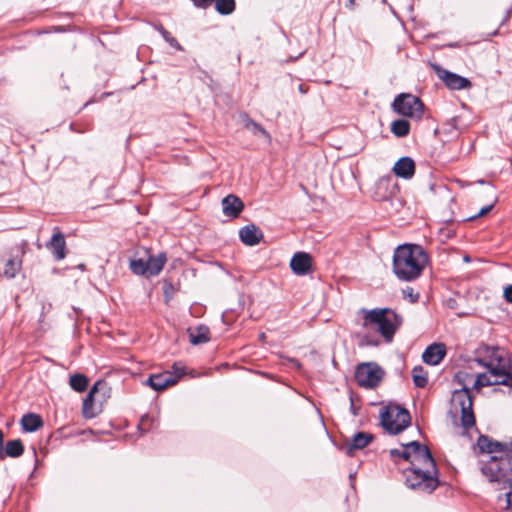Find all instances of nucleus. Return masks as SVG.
Wrapping results in <instances>:
<instances>
[{"label":"nucleus","instance_id":"nucleus-1","mask_svg":"<svg viewBox=\"0 0 512 512\" xmlns=\"http://www.w3.org/2000/svg\"><path fill=\"white\" fill-rule=\"evenodd\" d=\"M476 447L483 458L479 461L482 474L495 491L501 508L512 512V454L505 452L506 444L480 435Z\"/></svg>","mask_w":512,"mask_h":512},{"label":"nucleus","instance_id":"nucleus-2","mask_svg":"<svg viewBox=\"0 0 512 512\" xmlns=\"http://www.w3.org/2000/svg\"><path fill=\"white\" fill-rule=\"evenodd\" d=\"M389 453L410 463L404 470L405 483L410 489L430 494L439 486L436 463L427 446L412 441L403 445V450L391 449Z\"/></svg>","mask_w":512,"mask_h":512},{"label":"nucleus","instance_id":"nucleus-3","mask_svg":"<svg viewBox=\"0 0 512 512\" xmlns=\"http://www.w3.org/2000/svg\"><path fill=\"white\" fill-rule=\"evenodd\" d=\"M429 262V256L421 245L402 244L393 254L392 270L395 276L405 282L418 279Z\"/></svg>","mask_w":512,"mask_h":512},{"label":"nucleus","instance_id":"nucleus-4","mask_svg":"<svg viewBox=\"0 0 512 512\" xmlns=\"http://www.w3.org/2000/svg\"><path fill=\"white\" fill-rule=\"evenodd\" d=\"M454 381L462 387L452 393L450 414L454 418H460L461 426L464 429H470L475 426V416L473 412V401L468 385L475 381L474 376L465 371H459L455 374Z\"/></svg>","mask_w":512,"mask_h":512},{"label":"nucleus","instance_id":"nucleus-5","mask_svg":"<svg viewBox=\"0 0 512 512\" xmlns=\"http://www.w3.org/2000/svg\"><path fill=\"white\" fill-rule=\"evenodd\" d=\"M476 361L487 369L486 372L477 374L475 377L473 388L477 390L487 386L486 382L496 377L494 374L510 369L507 353L504 349L499 347L485 346L480 348Z\"/></svg>","mask_w":512,"mask_h":512},{"label":"nucleus","instance_id":"nucleus-6","mask_svg":"<svg viewBox=\"0 0 512 512\" xmlns=\"http://www.w3.org/2000/svg\"><path fill=\"white\" fill-rule=\"evenodd\" d=\"M360 313L363 316L362 327L376 329L388 343L402 324V317L389 308L361 309Z\"/></svg>","mask_w":512,"mask_h":512},{"label":"nucleus","instance_id":"nucleus-7","mask_svg":"<svg viewBox=\"0 0 512 512\" xmlns=\"http://www.w3.org/2000/svg\"><path fill=\"white\" fill-rule=\"evenodd\" d=\"M380 421L388 433L397 435L410 425L411 416L407 409L390 403L381 409Z\"/></svg>","mask_w":512,"mask_h":512},{"label":"nucleus","instance_id":"nucleus-8","mask_svg":"<svg viewBox=\"0 0 512 512\" xmlns=\"http://www.w3.org/2000/svg\"><path fill=\"white\" fill-rule=\"evenodd\" d=\"M384 376V371L376 363H361L355 371L357 384L366 389H372L379 385Z\"/></svg>","mask_w":512,"mask_h":512},{"label":"nucleus","instance_id":"nucleus-9","mask_svg":"<svg viewBox=\"0 0 512 512\" xmlns=\"http://www.w3.org/2000/svg\"><path fill=\"white\" fill-rule=\"evenodd\" d=\"M394 111L405 117L421 119L423 104L421 100L412 94L398 95L392 104Z\"/></svg>","mask_w":512,"mask_h":512},{"label":"nucleus","instance_id":"nucleus-10","mask_svg":"<svg viewBox=\"0 0 512 512\" xmlns=\"http://www.w3.org/2000/svg\"><path fill=\"white\" fill-rule=\"evenodd\" d=\"M175 372L164 371L158 374H152L146 381L147 385H149L155 391H162L167 387L175 385L180 376L183 374L182 367H178L177 364L174 365Z\"/></svg>","mask_w":512,"mask_h":512},{"label":"nucleus","instance_id":"nucleus-11","mask_svg":"<svg viewBox=\"0 0 512 512\" xmlns=\"http://www.w3.org/2000/svg\"><path fill=\"white\" fill-rule=\"evenodd\" d=\"M437 75L449 89L462 90L471 87V82L467 78L448 70L437 68Z\"/></svg>","mask_w":512,"mask_h":512},{"label":"nucleus","instance_id":"nucleus-12","mask_svg":"<svg viewBox=\"0 0 512 512\" xmlns=\"http://www.w3.org/2000/svg\"><path fill=\"white\" fill-rule=\"evenodd\" d=\"M312 258L308 253L297 252L290 261V268L296 275H306L310 272Z\"/></svg>","mask_w":512,"mask_h":512},{"label":"nucleus","instance_id":"nucleus-13","mask_svg":"<svg viewBox=\"0 0 512 512\" xmlns=\"http://www.w3.org/2000/svg\"><path fill=\"white\" fill-rule=\"evenodd\" d=\"M446 355V347L442 343L429 345L422 354L423 361L428 365H438Z\"/></svg>","mask_w":512,"mask_h":512},{"label":"nucleus","instance_id":"nucleus-14","mask_svg":"<svg viewBox=\"0 0 512 512\" xmlns=\"http://www.w3.org/2000/svg\"><path fill=\"white\" fill-rule=\"evenodd\" d=\"M243 209L244 204L242 200L233 194H229L222 199V210L227 217L237 218Z\"/></svg>","mask_w":512,"mask_h":512},{"label":"nucleus","instance_id":"nucleus-15","mask_svg":"<svg viewBox=\"0 0 512 512\" xmlns=\"http://www.w3.org/2000/svg\"><path fill=\"white\" fill-rule=\"evenodd\" d=\"M395 176L402 179H411L415 174V162L412 158L401 157L392 168Z\"/></svg>","mask_w":512,"mask_h":512},{"label":"nucleus","instance_id":"nucleus-16","mask_svg":"<svg viewBox=\"0 0 512 512\" xmlns=\"http://www.w3.org/2000/svg\"><path fill=\"white\" fill-rule=\"evenodd\" d=\"M46 246L51 250L55 260L60 261L65 258L66 241L64 235L57 228Z\"/></svg>","mask_w":512,"mask_h":512},{"label":"nucleus","instance_id":"nucleus-17","mask_svg":"<svg viewBox=\"0 0 512 512\" xmlns=\"http://www.w3.org/2000/svg\"><path fill=\"white\" fill-rule=\"evenodd\" d=\"M239 237L245 245L255 246L263 238V233L256 225L249 224L239 230Z\"/></svg>","mask_w":512,"mask_h":512},{"label":"nucleus","instance_id":"nucleus-18","mask_svg":"<svg viewBox=\"0 0 512 512\" xmlns=\"http://www.w3.org/2000/svg\"><path fill=\"white\" fill-rule=\"evenodd\" d=\"M101 385H103V383L101 381H97L92 386V388L90 389V391L88 392V394L86 395V397L83 401L82 410H83V415L85 418H94L100 412V409L98 407H96L94 404V397L98 391L99 386H101Z\"/></svg>","mask_w":512,"mask_h":512},{"label":"nucleus","instance_id":"nucleus-19","mask_svg":"<svg viewBox=\"0 0 512 512\" xmlns=\"http://www.w3.org/2000/svg\"><path fill=\"white\" fill-rule=\"evenodd\" d=\"M373 440V435L366 432L356 433L352 439L346 443L345 449L348 455H352L354 450L363 449Z\"/></svg>","mask_w":512,"mask_h":512},{"label":"nucleus","instance_id":"nucleus-20","mask_svg":"<svg viewBox=\"0 0 512 512\" xmlns=\"http://www.w3.org/2000/svg\"><path fill=\"white\" fill-rule=\"evenodd\" d=\"M166 260V255L164 253H159L156 256H149L146 260L148 277L158 275L162 271Z\"/></svg>","mask_w":512,"mask_h":512},{"label":"nucleus","instance_id":"nucleus-21","mask_svg":"<svg viewBox=\"0 0 512 512\" xmlns=\"http://www.w3.org/2000/svg\"><path fill=\"white\" fill-rule=\"evenodd\" d=\"M43 426L42 418L35 413H28L21 418V427L25 432H35Z\"/></svg>","mask_w":512,"mask_h":512},{"label":"nucleus","instance_id":"nucleus-22","mask_svg":"<svg viewBox=\"0 0 512 512\" xmlns=\"http://www.w3.org/2000/svg\"><path fill=\"white\" fill-rule=\"evenodd\" d=\"M24 447L22 442L19 439L10 440L3 447V457L9 456L12 458L19 457L23 454Z\"/></svg>","mask_w":512,"mask_h":512},{"label":"nucleus","instance_id":"nucleus-23","mask_svg":"<svg viewBox=\"0 0 512 512\" xmlns=\"http://www.w3.org/2000/svg\"><path fill=\"white\" fill-rule=\"evenodd\" d=\"M190 342L194 345L206 343L210 340L209 329L206 326H199L189 333Z\"/></svg>","mask_w":512,"mask_h":512},{"label":"nucleus","instance_id":"nucleus-24","mask_svg":"<svg viewBox=\"0 0 512 512\" xmlns=\"http://www.w3.org/2000/svg\"><path fill=\"white\" fill-rule=\"evenodd\" d=\"M243 121H244V127L248 130H250L254 135H262L264 136L267 140H270V135L269 133L257 122H255L254 120H252L250 117H248V115H244L243 117Z\"/></svg>","mask_w":512,"mask_h":512},{"label":"nucleus","instance_id":"nucleus-25","mask_svg":"<svg viewBox=\"0 0 512 512\" xmlns=\"http://www.w3.org/2000/svg\"><path fill=\"white\" fill-rule=\"evenodd\" d=\"M390 130L396 137H405L409 134L410 124L405 119H398L391 123Z\"/></svg>","mask_w":512,"mask_h":512},{"label":"nucleus","instance_id":"nucleus-26","mask_svg":"<svg viewBox=\"0 0 512 512\" xmlns=\"http://www.w3.org/2000/svg\"><path fill=\"white\" fill-rule=\"evenodd\" d=\"M413 383L418 388H424L428 383V373L422 366H415L412 370Z\"/></svg>","mask_w":512,"mask_h":512},{"label":"nucleus","instance_id":"nucleus-27","mask_svg":"<svg viewBox=\"0 0 512 512\" xmlns=\"http://www.w3.org/2000/svg\"><path fill=\"white\" fill-rule=\"evenodd\" d=\"M215 9L221 15H230L234 12L235 0H214Z\"/></svg>","mask_w":512,"mask_h":512},{"label":"nucleus","instance_id":"nucleus-28","mask_svg":"<svg viewBox=\"0 0 512 512\" xmlns=\"http://www.w3.org/2000/svg\"><path fill=\"white\" fill-rule=\"evenodd\" d=\"M494 375L496 376L494 379L486 382L487 386L502 384L512 388V375L509 373V370H504Z\"/></svg>","mask_w":512,"mask_h":512},{"label":"nucleus","instance_id":"nucleus-29","mask_svg":"<svg viewBox=\"0 0 512 512\" xmlns=\"http://www.w3.org/2000/svg\"><path fill=\"white\" fill-rule=\"evenodd\" d=\"M22 262L18 258L9 259L4 268V276L7 278H14L21 269Z\"/></svg>","mask_w":512,"mask_h":512},{"label":"nucleus","instance_id":"nucleus-30","mask_svg":"<svg viewBox=\"0 0 512 512\" xmlns=\"http://www.w3.org/2000/svg\"><path fill=\"white\" fill-rule=\"evenodd\" d=\"M69 384L77 392H83L88 386V379L83 374H74L70 377Z\"/></svg>","mask_w":512,"mask_h":512},{"label":"nucleus","instance_id":"nucleus-31","mask_svg":"<svg viewBox=\"0 0 512 512\" xmlns=\"http://www.w3.org/2000/svg\"><path fill=\"white\" fill-rule=\"evenodd\" d=\"M130 269L135 275H144L148 277L147 263L144 259H133L130 261Z\"/></svg>","mask_w":512,"mask_h":512},{"label":"nucleus","instance_id":"nucleus-32","mask_svg":"<svg viewBox=\"0 0 512 512\" xmlns=\"http://www.w3.org/2000/svg\"><path fill=\"white\" fill-rule=\"evenodd\" d=\"M157 30L162 35V37L165 39V41L168 42L172 47L176 48L179 51L183 50L182 46L178 43L176 38L171 36V34L163 26H159L157 28Z\"/></svg>","mask_w":512,"mask_h":512},{"label":"nucleus","instance_id":"nucleus-33","mask_svg":"<svg viewBox=\"0 0 512 512\" xmlns=\"http://www.w3.org/2000/svg\"><path fill=\"white\" fill-rule=\"evenodd\" d=\"M402 292L404 298H408L412 303L417 302L419 299V293L415 292L411 287H406Z\"/></svg>","mask_w":512,"mask_h":512},{"label":"nucleus","instance_id":"nucleus-34","mask_svg":"<svg viewBox=\"0 0 512 512\" xmlns=\"http://www.w3.org/2000/svg\"><path fill=\"white\" fill-rule=\"evenodd\" d=\"M191 1L195 7L206 9L213 3L214 0H191Z\"/></svg>","mask_w":512,"mask_h":512},{"label":"nucleus","instance_id":"nucleus-35","mask_svg":"<svg viewBox=\"0 0 512 512\" xmlns=\"http://www.w3.org/2000/svg\"><path fill=\"white\" fill-rule=\"evenodd\" d=\"M504 299L506 300V302L512 303V284L507 285L504 288Z\"/></svg>","mask_w":512,"mask_h":512},{"label":"nucleus","instance_id":"nucleus-36","mask_svg":"<svg viewBox=\"0 0 512 512\" xmlns=\"http://www.w3.org/2000/svg\"><path fill=\"white\" fill-rule=\"evenodd\" d=\"M496 199L489 205L483 207L475 217L483 216L487 214L494 206Z\"/></svg>","mask_w":512,"mask_h":512},{"label":"nucleus","instance_id":"nucleus-37","mask_svg":"<svg viewBox=\"0 0 512 512\" xmlns=\"http://www.w3.org/2000/svg\"><path fill=\"white\" fill-rule=\"evenodd\" d=\"M3 433L0 430V459H3Z\"/></svg>","mask_w":512,"mask_h":512},{"label":"nucleus","instance_id":"nucleus-38","mask_svg":"<svg viewBox=\"0 0 512 512\" xmlns=\"http://www.w3.org/2000/svg\"><path fill=\"white\" fill-rule=\"evenodd\" d=\"M384 201V203H389L391 205H394V203L396 202L397 204H400V201L398 199H392V198H384L382 199Z\"/></svg>","mask_w":512,"mask_h":512},{"label":"nucleus","instance_id":"nucleus-39","mask_svg":"<svg viewBox=\"0 0 512 512\" xmlns=\"http://www.w3.org/2000/svg\"><path fill=\"white\" fill-rule=\"evenodd\" d=\"M364 338H365V343L368 345H377L378 344L377 341H373V340L369 339L368 336H364Z\"/></svg>","mask_w":512,"mask_h":512},{"label":"nucleus","instance_id":"nucleus-40","mask_svg":"<svg viewBox=\"0 0 512 512\" xmlns=\"http://www.w3.org/2000/svg\"><path fill=\"white\" fill-rule=\"evenodd\" d=\"M463 259H464V261H465V262H469V261H470V258H469V256H467V255H466V256H464V258H463Z\"/></svg>","mask_w":512,"mask_h":512},{"label":"nucleus","instance_id":"nucleus-41","mask_svg":"<svg viewBox=\"0 0 512 512\" xmlns=\"http://www.w3.org/2000/svg\"><path fill=\"white\" fill-rule=\"evenodd\" d=\"M490 191L492 194L494 193V188L492 186H490Z\"/></svg>","mask_w":512,"mask_h":512},{"label":"nucleus","instance_id":"nucleus-42","mask_svg":"<svg viewBox=\"0 0 512 512\" xmlns=\"http://www.w3.org/2000/svg\"><path fill=\"white\" fill-rule=\"evenodd\" d=\"M299 90H300L301 92H304V90H303V88H302V85H300V86H299Z\"/></svg>","mask_w":512,"mask_h":512},{"label":"nucleus","instance_id":"nucleus-43","mask_svg":"<svg viewBox=\"0 0 512 512\" xmlns=\"http://www.w3.org/2000/svg\"><path fill=\"white\" fill-rule=\"evenodd\" d=\"M478 183H479V184H484V183H485V181H483V180H479V181H478Z\"/></svg>","mask_w":512,"mask_h":512}]
</instances>
